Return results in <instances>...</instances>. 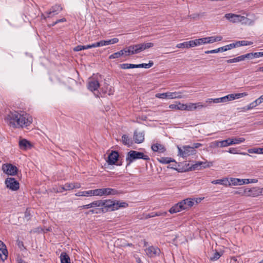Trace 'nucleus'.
Returning a JSON list of instances; mask_svg holds the SVG:
<instances>
[{
    "instance_id": "f257e3e1",
    "label": "nucleus",
    "mask_w": 263,
    "mask_h": 263,
    "mask_svg": "<svg viewBox=\"0 0 263 263\" xmlns=\"http://www.w3.org/2000/svg\"><path fill=\"white\" fill-rule=\"evenodd\" d=\"M6 119L10 126L15 128L26 127L32 122V118L29 115L21 114L17 111H10Z\"/></svg>"
},
{
    "instance_id": "f03ea898",
    "label": "nucleus",
    "mask_w": 263,
    "mask_h": 263,
    "mask_svg": "<svg viewBox=\"0 0 263 263\" xmlns=\"http://www.w3.org/2000/svg\"><path fill=\"white\" fill-rule=\"evenodd\" d=\"M149 160L150 158L147 155H144L143 153L131 150L126 155V161L127 166L129 165L134 161L138 159Z\"/></svg>"
},
{
    "instance_id": "7ed1b4c3",
    "label": "nucleus",
    "mask_w": 263,
    "mask_h": 263,
    "mask_svg": "<svg viewBox=\"0 0 263 263\" xmlns=\"http://www.w3.org/2000/svg\"><path fill=\"white\" fill-rule=\"evenodd\" d=\"M186 92V91H175V92H167L165 93H158L155 95V97L157 98L162 99H174L186 98L187 95L184 94Z\"/></svg>"
},
{
    "instance_id": "20e7f679",
    "label": "nucleus",
    "mask_w": 263,
    "mask_h": 263,
    "mask_svg": "<svg viewBox=\"0 0 263 263\" xmlns=\"http://www.w3.org/2000/svg\"><path fill=\"white\" fill-rule=\"evenodd\" d=\"M224 17L231 22L234 23L242 22L243 24H246L250 21L249 18L245 16L233 13H227L225 14Z\"/></svg>"
},
{
    "instance_id": "39448f33",
    "label": "nucleus",
    "mask_w": 263,
    "mask_h": 263,
    "mask_svg": "<svg viewBox=\"0 0 263 263\" xmlns=\"http://www.w3.org/2000/svg\"><path fill=\"white\" fill-rule=\"evenodd\" d=\"M178 155L183 158H186L196 153V151L189 145L183 146L182 148L178 146Z\"/></svg>"
},
{
    "instance_id": "423d86ee",
    "label": "nucleus",
    "mask_w": 263,
    "mask_h": 263,
    "mask_svg": "<svg viewBox=\"0 0 263 263\" xmlns=\"http://www.w3.org/2000/svg\"><path fill=\"white\" fill-rule=\"evenodd\" d=\"M5 183L7 188L13 191H16L20 188L19 182L12 177L7 178L5 181Z\"/></svg>"
},
{
    "instance_id": "0eeeda50",
    "label": "nucleus",
    "mask_w": 263,
    "mask_h": 263,
    "mask_svg": "<svg viewBox=\"0 0 263 263\" xmlns=\"http://www.w3.org/2000/svg\"><path fill=\"white\" fill-rule=\"evenodd\" d=\"M213 163L211 162H202L197 161L195 164L192 165L188 169V171H192L195 170H199L202 168L210 167L212 166Z\"/></svg>"
},
{
    "instance_id": "6e6552de",
    "label": "nucleus",
    "mask_w": 263,
    "mask_h": 263,
    "mask_svg": "<svg viewBox=\"0 0 263 263\" xmlns=\"http://www.w3.org/2000/svg\"><path fill=\"white\" fill-rule=\"evenodd\" d=\"M2 170L4 173L8 175L14 176L18 171V168L15 165L10 163H6L3 165Z\"/></svg>"
},
{
    "instance_id": "1a4fd4ad",
    "label": "nucleus",
    "mask_w": 263,
    "mask_h": 263,
    "mask_svg": "<svg viewBox=\"0 0 263 263\" xmlns=\"http://www.w3.org/2000/svg\"><path fill=\"white\" fill-rule=\"evenodd\" d=\"M147 256L150 257H155L159 255L161 252L160 250L156 247L151 246L145 249Z\"/></svg>"
},
{
    "instance_id": "9d476101",
    "label": "nucleus",
    "mask_w": 263,
    "mask_h": 263,
    "mask_svg": "<svg viewBox=\"0 0 263 263\" xmlns=\"http://www.w3.org/2000/svg\"><path fill=\"white\" fill-rule=\"evenodd\" d=\"M102 206L100 209H104V213L108 211H112V209H114V200L110 199L102 200Z\"/></svg>"
},
{
    "instance_id": "9b49d317",
    "label": "nucleus",
    "mask_w": 263,
    "mask_h": 263,
    "mask_svg": "<svg viewBox=\"0 0 263 263\" xmlns=\"http://www.w3.org/2000/svg\"><path fill=\"white\" fill-rule=\"evenodd\" d=\"M63 8L60 5H55L53 6L50 10L46 12L48 17H50L56 14H58L62 10Z\"/></svg>"
},
{
    "instance_id": "f8f14e48",
    "label": "nucleus",
    "mask_w": 263,
    "mask_h": 263,
    "mask_svg": "<svg viewBox=\"0 0 263 263\" xmlns=\"http://www.w3.org/2000/svg\"><path fill=\"white\" fill-rule=\"evenodd\" d=\"M8 252L6 246L0 240V258L3 261H4L8 257Z\"/></svg>"
},
{
    "instance_id": "ddd939ff",
    "label": "nucleus",
    "mask_w": 263,
    "mask_h": 263,
    "mask_svg": "<svg viewBox=\"0 0 263 263\" xmlns=\"http://www.w3.org/2000/svg\"><path fill=\"white\" fill-rule=\"evenodd\" d=\"M119 154L117 151H112L111 153L108 155L107 162L109 165L115 164L119 159Z\"/></svg>"
},
{
    "instance_id": "4468645a",
    "label": "nucleus",
    "mask_w": 263,
    "mask_h": 263,
    "mask_svg": "<svg viewBox=\"0 0 263 263\" xmlns=\"http://www.w3.org/2000/svg\"><path fill=\"white\" fill-rule=\"evenodd\" d=\"M99 86L98 81L94 79H89L87 83V88L89 90L91 91L97 90Z\"/></svg>"
},
{
    "instance_id": "2eb2a0df",
    "label": "nucleus",
    "mask_w": 263,
    "mask_h": 263,
    "mask_svg": "<svg viewBox=\"0 0 263 263\" xmlns=\"http://www.w3.org/2000/svg\"><path fill=\"white\" fill-rule=\"evenodd\" d=\"M195 198H186L181 201L183 210H188L192 207L194 204Z\"/></svg>"
},
{
    "instance_id": "dca6fc26",
    "label": "nucleus",
    "mask_w": 263,
    "mask_h": 263,
    "mask_svg": "<svg viewBox=\"0 0 263 263\" xmlns=\"http://www.w3.org/2000/svg\"><path fill=\"white\" fill-rule=\"evenodd\" d=\"M103 190H104V196L116 195L123 193L122 191H118L116 189L107 187L103 188Z\"/></svg>"
},
{
    "instance_id": "f3484780",
    "label": "nucleus",
    "mask_w": 263,
    "mask_h": 263,
    "mask_svg": "<svg viewBox=\"0 0 263 263\" xmlns=\"http://www.w3.org/2000/svg\"><path fill=\"white\" fill-rule=\"evenodd\" d=\"M134 138L136 143H141L144 140V132H138L137 130L134 132Z\"/></svg>"
},
{
    "instance_id": "a211bd4d",
    "label": "nucleus",
    "mask_w": 263,
    "mask_h": 263,
    "mask_svg": "<svg viewBox=\"0 0 263 263\" xmlns=\"http://www.w3.org/2000/svg\"><path fill=\"white\" fill-rule=\"evenodd\" d=\"M259 187H252V188H248L247 187V197H257L259 196Z\"/></svg>"
},
{
    "instance_id": "6ab92c4d",
    "label": "nucleus",
    "mask_w": 263,
    "mask_h": 263,
    "mask_svg": "<svg viewBox=\"0 0 263 263\" xmlns=\"http://www.w3.org/2000/svg\"><path fill=\"white\" fill-rule=\"evenodd\" d=\"M230 47L229 46V44L226 45L224 46L219 47L216 49H213L211 50H207L205 51V54H209V53H216L219 52H223V51H226L228 50H230Z\"/></svg>"
},
{
    "instance_id": "aec40b11",
    "label": "nucleus",
    "mask_w": 263,
    "mask_h": 263,
    "mask_svg": "<svg viewBox=\"0 0 263 263\" xmlns=\"http://www.w3.org/2000/svg\"><path fill=\"white\" fill-rule=\"evenodd\" d=\"M19 146L21 149L26 150L28 148H31L32 145L29 141L25 139H23L19 141Z\"/></svg>"
},
{
    "instance_id": "412c9836",
    "label": "nucleus",
    "mask_w": 263,
    "mask_h": 263,
    "mask_svg": "<svg viewBox=\"0 0 263 263\" xmlns=\"http://www.w3.org/2000/svg\"><path fill=\"white\" fill-rule=\"evenodd\" d=\"M128 205L126 202L114 200V209H112V211L117 210L121 208H126Z\"/></svg>"
},
{
    "instance_id": "4be33fe9",
    "label": "nucleus",
    "mask_w": 263,
    "mask_h": 263,
    "mask_svg": "<svg viewBox=\"0 0 263 263\" xmlns=\"http://www.w3.org/2000/svg\"><path fill=\"white\" fill-rule=\"evenodd\" d=\"M151 148L154 152H158L160 153H163L165 151L164 146L160 144H154L152 145Z\"/></svg>"
},
{
    "instance_id": "5701e85b",
    "label": "nucleus",
    "mask_w": 263,
    "mask_h": 263,
    "mask_svg": "<svg viewBox=\"0 0 263 263\" xmlns=\"http://www.w3.org/2000/svg\"><path fill=\"white\" fill-rule=\"evenodd\" d=\"M183 210L182 205L181 203V202H179L176 204H175L174 206H173L170 210L169 212L171 214L176 213L177 212H179Z\"/></svg>"
},
{
    "instance_id": "b1692460",
    "label": "nucleus",
    "mask_w": 263,
    "mask_h": 263,
    "mask_svg": "<svg viewBox=\"0 0 263 263\" xmlns=\"http://www.w3.org/2000/svg\"><path fill=\"white\" fill-rule=\"evenodd\" d=\"M243 183L244 181H243V179L231 178L230 180H229V185H242L243 184Z\"/></svg>"
},
{
    "instance_id": "393cba45",
    "label": "nucleus",
    "mask_w": 263,
    "mask_h": 263,
    "mask_svg": "<svg viewBox=\"0 0 263 263\" xmlns=\"http://www.w3.org/2000/svg\"><path fill=\"white\" fill-rule=\"evenodd\" d=\"M138 45H139L138 50H139V51L141 52L144 50H145V49H148L149 48L153 47L154 44L151 42L146 43H143L142 44H139Z\"/></svg>"
},
{
    "instance_id": "a878e982",
    "label": "nucleus",
    "mask_w": 263,
    "mask_h": 263,
    "mask_svg": "<svg viewBox=\"0 0 263 263\" xmlns=\"http://www.w3.org/2000/svg\"><path fill=\"white\" fill-rule=\"evenodd\" d=\"M71 183H66L64 185H61L57 189L56 191L57 193H62L64 191H69L71 190Z\"/></svg>"
},
{
    "instance_id": "bb28decb",
    "label": "nucleus",
    "mask_w": 263,
    "mask_h": 263,
    "mask_svg": "<svg viewBox=\"0 0 263 263\" xmlns=\"http://www.w3.org/2000/svg\"><path fill=\"white\" fill-rule=\"evenodd\" d=\"M61 263H70V257L65 252H62L60 255Z\"/></svg>"
},
{
    "instance_id": "cd10ccee",
    "label": "nucleus",
    "mask_w": 263,
    "mask_h": 263,
    "mask_svg": "<svg viewBox=\"0 0 263 263\" xmlns=\"http://www.w3.org/2000/svg\"><path fill=\"white\" fill-rule=\"evenodd\" d=\"M211 182L214 184H221L224 185H229V180L227 178L215 180L212 181Z\"/></svg>"
},
{
    "instance_id": "c85d7f7f",
    "label": "nucleus",
    "mask_w": 263,
    "mask_h": 263,
    "mask_svg": "<svg viewBox=\"0 0 263 263\" xmlns=\"http://www.w3.org/2000/svg\"><path fill=\"white\" fill-rule=\"evenodd\" d=\"M167 214L166 212H153L150 213H148L146 215V218H152L154 217L155 216H165Z\"/></svg>"
},
{
    "instance_id": "c756f323",
    "label": "nucleus",
    "mask_w": 263,
    "mask_h": 263,
    "mask_svg": "<svg viewBox=\"0 0 263 263\" xmlns=\"http://www.w3.org/2000/svg\"><path fill=\"white\" fill-rule=\"evenodd\" d=\"M122 141L124 145L128 146H130L133 144L132 140L126 135H123L122 136Z\"/></svg>"
},
{
    "instance_id": "7c9ffc66",
    "label": "nucleus",
    "mask_w": 263,
    "mask_h": 263,
    "mask_svg": "<svg viewBox=\"0 0 263 263\" xmlns=\"http://www.w3.org/2000/svg\"><path fill=\"white\" fill-rule=\"evenodd\" d=\"M246 192L247 187H241L237 189L236 190H235L233 193L234 194H238L241 196H247Z\"/></svg>"
},
{
    "instance_id": "2f4dec72",
    "label": "nucleus",
    "mask_w": 263,
    "mask_h": 263,
    "mask_svg": "<svg viewBox=\"0 0 263 263\" xmlns=\"http://www.w3.org/2000/svg\"><path fill=\"white\" fill-rule=\"evenodd\" d=\"M181 108L184 109V110L192 111L196 109L195 104L193 103H189L185 104L184 107H182Z\"/></svg>"
},
{
    "instance_id": "473e14b6",
    "label": "nucleus",
    "mask_w": 263,
    "mask_h": 263,
    "mask_svg": "<svg viewBox=\"0 0 263 263\" xmlns=\"http://www.w3.org/2000/svg\"><path fill=\"white\" fill-rule=\"evenodd\" d=\"M154 65V62L152 61H149L148 63H142L139 64H136V68H149Z\"/></svg>"
},
{
    "instance_id": "72a5a7b5",
    "label": "nucleus",
    "mask_w": 263,
    "mask_h": 263,
    "mask_svg": "<svg viewBox=\"0 0 263 263\" xmlns=\"http://www.w3.org/2000/svg\"><path fill=\"white\" fill-rule=\"evenodd\" d=\"M158 161L162 164H169L172 162H175L174 159L169 157H161L158 159Z\"/></svg>"
},
{
    "instance_id": "f704fd0d",
    "label": "nucleus",
    "mask_w": 263,
    "mask_h": 263,
    "mask_svg": "<svg viewBox=\"0 0 263 263\" xmlns=\"http://www.w3.org/2000/svg\"><path fill=\"white\" fill-rule=\"evenodd\" d=\"M75 195L76 196H92V190L85 191H79Z\"/></svg>"
},
{
    "instance_id": "c9c22d12",
    "label": "nucleus",
    "mask_w": 263,
    "mask_h": 263,
    "mask_svg": "<svg viewBox=\"0 0 263 263\" xmlns=\"http://www.w3.org/2000/svg\"><path fill=\"white\" fill-rule=\"evenodd\" d=\"M248 152L250 154H262V148L253 147L248 149Z\"/></svg>"
},
{
    "instance_id": "e433bc0d",
    "label": "nucleus",
    "mask_w": 263,
    "mask_h": 263,
    "mask_svg": "<svg viewBox=\"0 0 263 263\" xmlns=\"http://www.w3.org/2000/svg\"><path fill=\"white\" fill-rule=\"evenodd\" d=\"M119 39L118 38H113L108 40H103V46H106L110 44H114L118 43Z\"/></svg>"
},
{
    "instance_id": "4c0bfd02",
    "label": "nucleus",
    "mask_w": 263,
    "mask_h": 263,
    "mask_svg": "<svg viewBox=\"0 0 263 263\" xmlns=\"http://www.w3.org/2000/svg\"><path fill=\"white\" fill-rule=\"evenodd\" d=\"M139 45L138 44L132 45L128 47V49L130 51L131 54H137L139 53L140 51L138 50Z\"/></svg>"
},
{
    "instance_id": "58836bf2",
    "label": "nucleus",
    "mask_w": 263,
    "mask_h": 263,
    "mask_svg": "<svg viewBox=\"0 0 263 263\" xmlns=\"http://www.w3.org/2000/svg\"><path fill=\"white\" fill-rule=\"evenodd\" d=\"M231 145H233V143L232 139L231 138H228L227 139L221 141V147H226Z\"/></svg>"
},
{
    "instance_id": "ea45409f",
    "label": "nucleus",
    "mask_w": 263,
    "mask_h": 263,
    "mask_svg": "<svg viewBox=\"0 0 263 263\" xmlns=\"http://www.w3.org/2000/svg\"><path fill=\"white\" fill-rule=\"evenodd\" d=\"M207 102H213L214 103H219L222 102H226V98L224 97L215 98V99H209Z\"/></svg>"
},
{
    "instance_id": "a19ab883",
    "label": "nucleus",
    "mask_w": 263,
    "mask_h": 263,
    "mask_svg": "<svg viewBox=\"0 0 263 263\" xmlns=\"http://www.w3.org/2000/svg\"><path fill=\"white\" fill-rule=\"evenodd\" d=\"M103 192V188L93 190H92V196H104Z\"/></svg>"
},
{
    "instance_id": "79ce46f5",
    "label": "nucleus",
    "mask_w": 263,
    "mask_h": 263,
    "mask_svg": "<svg viewBox=\"0 0 263 263\" xmlns=\"http://www.w3.org/2000/svg\"><path fill=\"white\" fill-rule=\"evenodd\" d=\"M222 254L223 253L221 252L216 251L213 255L210 257V260L213 261H216L220 258Z\"/></svg>"
},
{
    "instance_id": "37998d69",
    "label": "nucleus",
    "mask_w": 263,
    "mask_h": 263,
    "mask_svg": "<svg viewBox=\"0 0 263 263\" xmlns=\"http://www.w3.org/2000/svg\"><path fill=\"white\" fill-rule=\"evenodd\" d=\"M120 67L123 69L136 68V64L123 63L120 65Z\"/></svg>"
},
{
    "instance_id": "c03bdc74",
    "label": "nucleus",
    "mask_w": 263,
    "mask_h": 263,
    "mask_svg": "<svg viewBox=\"0 0 263 263\" xmlns=\"http://www.w3.org/2000/svg\"><path fill=\"white\" fill-rule=\"evenodd\" d=\"M123 56V51H119L117 52H115L109 56V59H117Z\"/></svg>"
},
{
    "instance_id": "a18cd8bd",
    "label": "nucleus",
    "mask_w": 263,
    "mask_h": 263,
    "mask_svg": "<svg viewBox=\"0 0 263 263\" xmlns=\"http://www.w3.org/2000/svg\"><path fill=\"white\" fill-rule=\"evenodd\" d=\"M103 209H100V208L97 209V210L91 209V210H90L89 211H88V212H86L85 213V214L88 215V214H94V213L100 214L101 213H104Z\"/></svg>"
},
{
    "instance_id": "49530a36",
    "label": "nucleus",
    "mask_w": 263,
    "mask_h": 263,
    "mask_svg": "<svg viewBox=\"0 0 263 263\" xmlns=\"http://www.w3.org/2000/svg\"><path fill=\"white\" fill-rule=\"evenodd\" d=\"M181 106L184 107V104L179 103V104H178V105L171 104L169 106V107L171 109H177V110H184V109L181 108Z\"/></svg>"
},
{
    "instance_id": "de8ad7c7",
    "label": "nucleus",
    "mask_w": 263,
    "mask_h": 263,
    "mask_svg": "<svg viewBox=\"0 0 263 263\" xmlns=\"http://www.w3.org/2000/svg\"><path fill=\"white\" fill-rule=\"evenodd\" d=\"M102 200H98L91 202L92 208L94 207H101L102 206Z\"/></svg>"
},
{
    "instance_id": "09e8293b",
    "label": "nucleus",
    "mask_w": 263,
    "mask_h": 263,
    "mask_svg": "<svg viewBox=\"0 0 263 263\" xmlns=\"http://www.w3.org/2000/svg\"><path fill=\"white\" fill-rule=\"evenodd\" d=\"M222 39L221 36H213L209 37V41L210 43H213L217 41H220Z\"/></svg>"
},
{
    "instance_id": "8fccbe9b",
    "label": "nucleus",
    "mask_w": 263,
    "mask_h": 263,
    "mask_svg": "<svg viewBox=\"0 0 263 263\" xmlns=\"http://www.w3.org/2000/svg\"><path fill=\"white\" fill-rule=\"evenodd\" d=\"M176 47L178 48H189V43L188 41L177 44Z\"/></svg>"
},
{
    "instance_id": "3c124183",
    "label": "nucleus",
    "mask_w": 263,
    "mask_h": 263,
    "mask_svg": "<svg viewBox=\"0 0 263 263\" xmlns=\"http://www.w3.org/2000/svg\"><path fill=\"white\" fill-rule=\"evenodd\" d=\"M233 144H238L242 143L245 141V139L243 138H238L232 139Z\"/></svg>"
},
{
    "instance_id": "603ef678",
    "label": "nucleus",
    "mask_w": 263,
    "mask_h": 263,
    "mask_svg": "<svg viewBox=\"0 0 263 263\" xmlns=\"http://www.w3.org/2000/svg\"><path fill=\"white\" fill-rule=\"evenodd\" d=\"M235 99H239L244 97H246L248 95V93L246 92L242 93H234Z\"/></svg>"
},
{
    "instance_id": "864d4df0",
    "label": "nucleus",
    "mask_w": 263,
    "mask_h": 263,
    "mask_svg": "<svg viewBox=\"0 0 263 263\" xmlns=\"http://www.w3.org/2000/svg\"><path fill=\"white\" fill-rule=\"evenodd\" d=\"M224 97L226 98V102H228L229 101H232V100H235V97H234V93L228 95L227 96H224Z\"/></svg>"
},
{
    "instance_id": "5fc2aeb1",
    "label": "nucleus",
    "mask_w": 263,
    "mask_h": 263,
    "mask_svg": "<svg viewBox=\"0 0 263 263\" xmlns=\"http://www.w3.org/2000/svg\"><path fill=\"white\" fill-rule=\"evenodd\" d=\"M229 46L230 47V49H232L235 47H239L240 46V41H236L235 43H233L229 44Z\"/></svg>"
},
{
    "instance_id": "6e6d98bb",
    "label": "nucleus",
    "mask_w": 263,
    "mask_h": 263,
    "mask_svg": "<svg viewBox=\"0 0 263 263\" xmlns=\"http://www.w3.org/2000/svg\"><path fill=\"white\" fill-rule=\"evenodd\" d=\"M240 41V46H247V45H251L253 44V42H250V41H245V40H242V41Z\"/></svg>"
},
{
    "instance_id": "4d7b16f0",
    "label": "nucleus",
    "mask_w": 263,
    "mask_h": 263,
    "mask_svg": "<svg viewBox=\"0 0 263 263\" xmlns=\"http://www.w3.org/2000/svg\"><path fill=\"white\" fill-rule=\"evenodd\" d=\"M244 55L245 60L246 59H252L255 58L254 53H248Z\"/></svg>"
},
{
    "instance_id": "13d9d810",
    "label": "nucleus",
    "mask_w": 263,
    "mask_h": 263,
    "mask_svg": "<svg viewBox=\"0 0 263 263\" xmlns=\"http://www.w3.org/2000/svg\"><path fill=\"white\" fill-rule=\"evenodd\" d=\"M66 21V20L65 18H62L61 19L57 20L55 22H53L52 24L50 25L49 26H53L59 23L65 22Z\"/></svg>"
},
{
    "instance_id": "bf43d9fd",
    "label": "nucleus",
    "mask_w": 263,
    "mask_h": 263,
    "mask_svg": "<svg viewBox=\"0 0 263 263\" xmlns=\"http://www.w3.org/2000/svg\"><path fill=\"white\" fill-rule=\"evenodd\" d=\"M81 187V184L79 183L76 182L73 183H71V189L72 190L73 189H79Z\"/></svg>"
},
{
    "instance_id": "052dcab7",
    "label": "nucleus",
    "mask_w": 263,
    "mask_h": 263,
    "mask_svg": "<svg viewBox=\"0 0 263 263\" xmlns=\"http://www.w3.org/2000/svg\"><path fill=\"white\" fill-rule=\"evenodd\" d=\"M121 51H123V55L124 54H126V55L131 54L130 51H129V49H128V47L124 48L123 49L121 50Z\"/></svg>"
},
{
    "instance_id": "680f3d73",
    "label": "nucleus",
    "mask_w": 263,
    "mask_h": 263,
    "mask_svg": "<svg viewBox=\"0 0 263 263\" xmlns=\"http://www.w3.org/2000/svg\"><path fill=\"white\" fill-rule=\"evenodd\" d=\"M17 263H26V262L22 258L20 255L17 256L16 258Z\"/></svg>"
},
{
    "instance_id": "e2e57ef3",
    "label": "nucleus",
    "mask_w": 263,
    "mask_h": 263,
    "mask_svg": "<svg viewBox=\"0 0 263 263\" xmlns=\"http://www.w3.org/2000/svg\"><path fill=\"white\" fill-rule=\"evenodd\" d=\"M188 43H189V47H194L195 46H197L196 44V43L194 40H191L190 41H188Z\"/></svg>"
},
{
    "instance_id": "0e129e2a",
    "label": "nucleus",
    "mask_w": 263,
    "mask_h": 263,
    "mask_svg": "<svg viewBox=\"0 0 263 263\" xmlns=\"http://www.w3.org/2000/svg\"><path fill=\"white\" fill-rule=\"evenodd\" d=\"M235 58L237 62H239L245 60L244 55L238 56Z\"/></svg>"
},
{
    "instance_id": "69168bd1",
    "label": "nucleus",
    "mask_w": 263,
    "mask_h": 263,
    "mask_svg": "<svg viewBox=\"0 0 263 263\" xmlns=\"http://www.w3.org/2000/svg\"><path fill=\"white\" fill-rule=\"evenodd\" d=\"M228 152L233 154H238L237 149L233 147L230 148Z\"/></svg>"
},
{
    "instance_id": "338daca9",
    "label": "nucleus",
    "mask_w": 263,
    "mask_h": 263,
    "mask_svg": "<svg viewBox=\"0 0 263 263\" xmlns=\"http://www.w3.org/2000/svg\"><path fill=\"white\" fill-rule=\"evenodd\" d=\"M82 47H83L82 45L77 46L76 47H75L74 48L73 50L74 51H81V50H83Z\"/></svg>"
},
{
    "instance_id": "774afa93",
    "label": "nucleus",
    "mask_w": 263,
    "mask_h": 263,
    "mask_svg": "<svg viewBox=\"0 0 263 263\" xmlns=\"http://www.w3.org/2000/svg\"><path fill=\"white\" fill-rule=\"evenodd\" d=\"M255 58H258L263 56V52H254Z\"/></svg>"
}]
</instances>
